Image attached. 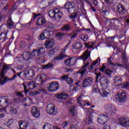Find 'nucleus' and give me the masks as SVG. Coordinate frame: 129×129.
I'll list each match as a JSON object with an SVG mask.
<instances>
[{
    "mask_svg": "<svg viewBox=\"0 0 129 129\" xmlns=\"http://www.w3.org/2000/svg\"><path fill=\"white\" fill-rule=\"evenodd\" d=\"M11 69V65L4 64L1 73L0 74V86H2L4 84H6L8 81H13L15 80L17 78V75H15L12 78H9L7 77H5L6 72L9 71Z\"/></svg>",
    "mask_w": 129,
    "mask_h": 129,
    "instance_id": "nucleus-1",
    "label": "nucleus"
},
{
    "mask_svg": "<svg viewBox=\"0 0 129 129\" xmlns=\"http://www.w3.org/2000/svg\"><path fill=\"white\" fill-rule=\"evenodd\" d=\"M69 45H70V42H69L68 44L66 46H64V48L61 51V53H60L58 55H57L54 57V59L52 60V62H55L56 60H57L58 61L60 60H63V59H65V58L67 57V56L66 55V54H65L64 53L66 50H67V49H68V46H69Z\"/></svg>",
    "mask_w": 129,
    "mask_h": 129,
    "instance_id": "nucleus-2",
    "label": "nucleus"
},
{
    "mask_svg": "<svg viewBox=\"0 0 129 129\" xmlns=\"http://www.w3.org/2000/svg\"><path fill=\"white\" fill-rule=\"evenodd\" d=\"M46 110L48 114L50 115H56L58 113L57 109L55 108L53 104H48L47 105Z\"/></svg>",
    "mask_w": 129,
    "mask_h": 129,
    "instance_id": "nucleus-3",
    "label": "nucleus"
},
{
    "mask_svg": "<svg viewBox=\"0 0 129 129\" xmlns=\"http://www.w3.org/2000/svg\"><path fill=\"white\" fill-rule=\"evenodd\" d=\"M75 7L76 5L73 2H67L64 5V8L67 10L68 13L72 14L75 12Z\"/></svg>",
    "mask_w": 129,
    "mask_h": 129,
    "instance_id": "nucleus-4",
    "label": "nucleus"
},
{
    "mask_svg": "<svg viewBox=\"0 0 129 129\" xmlns=\"http://www.w3.org/2000/svg\"><path fill=\"white\" fill-rule=\"evenodd\" d=\"M47 89L49 92H54L59 89V84L56 82H53L48 84Z\"/></svg>",
    "mask_w": 129,
    "mask_h": 129,
    "instance_id": "nucleus-5",
    "label": "nucleus"
},
{
    "mask_svg": "<svg viewBox=\"0 0 129 129\" xmlns=\"http://www.w3.org/2000/svg\"><path fill=\"white\" fill-rule=\"evenodd\" d=\"M118 122L120 125L124 127H129V118L125 117H121L118 118Z\"/></svg>",
    "mask_w": 129,
    "mask_h": 129,
    "instance_id": "nucleus-6",
    "label": "nucleus"
},
{
    "mask_svg": "<svg viewBox=\"0 0 129 129\" xmlns=\"http://www.w3.org/2000/svg\"><path fill=\"white\" fill-rule=\"evenodd\" d=\"M104 108L108 114H114L115 113H116V108L114 107V106L110 104H106L104 106Z\"/></svg>",
    "mask_w": 129,
    "mask_h": 129,
    "instance_id": "nucleus-7",
    "label": "nucleus"
},
{
    "mask_svg": "<svg viewBox=\"0 0 129 129\" xmlns=\"http://www.w3.org/2000/svg\"><path fill=\"white\" fill-rule=\"evenodd\" d=\"M93 83V79L91 77L86 78L82 82V87H88Z\"/></svg>",
    "mask_w": 129,
    "mask_h": 129,
    "instance_id": "nucleus-8",
    "label": "nucleus"
},
{
    "mask_svg": "<svg viewBox=\"0 0 129 129\" xmlns=\"http://www.w3.org/2000/svg\"><path fill=\"white\" fill-rule=\"evenodd\" d=\"M108 120V116L106 115H99L98 117V122L100 124H104L107 122Z\"/></svg>",
    "mask_w": 129,
    "mask_h": 129,
    "instance_id": "nucleus-9",
    "label": "nucleus"
},
{
    "mask_svg": "<svg viewBox=\"0 0 129 129\" xmlns=\"http://www.w3.org/2000/svg\"><path fill=\"white\" fill-rule=\"evenodd\" d=\"M84 98V95H81L77 99V102L80 104V106H85L87 105V106H88L90 105V104L82 100Z\"/></svg>",
    "mask_w": 129,
    "mask_h": 129,
    "instance_id": "nucleus-10",
    "label": "nucleus"
},
{
    "mask_svg": "<svg viewBox=\"0 0 129 129\" xmlns=\"http://www.w3.org/2000/svg\"><path fill=\"white\" fill-rule=\"evenodd\" d=\"M54 46H55V41L54 39L51 38L46 40L45 47L47 48V49H50V48H53Z\"/></svg>",
    "mask_w": 129,
    "mask_h": 129,
    "instance_id": "nucleus-11",
    "label": "nucleus"
},
{
    "mask_svg": "<svg viewBox=\"0 0 129 129\" xmlns=\"http://www.w3.org/2000/svg\"><path fill=\"white\" fill-rule=\"evenodd\" d=\"M23 61L26 62L33 59L32 53H30L29 51H25L23 53Z\"/></svg>",
    "mask_w": 129,
    "mask_h": 129,
    "instance_id": "nucleus-12",
    "label": "nucleus"
},
{
    "mask_svg": "<svg viewBox=\"0 0 129 129\" xmlns=\"http://www.w3.org/2000/svg\"><path fill=\"white\" fill-rule=\"evenodd\" d=\"M31 112L34 117H35L36 118H38V117L40 116V111L38 110V108L36 106L32 107Z\"/></svg>",
    "mask_w": 129,
    "mask_h": 129,
    "instance_id": "nucleus-13",
    "label": "nucleus"
},
{
    "mask_svg": "<svg viewBox=\"0 0 129 129\" xmlns=\"http://www.w3.org/2000/svg\"><path fill=\"white\" fill-rule=\"evenodd\" d=\"M115 86H119L122 83V79L120 77L116 76L113 79Z\"/></svg>",
    "mask_w": 129,
    "mask_h": 129,
    "instance_id": "nucleus-14",
    "label": "nucleus"
},
{
    "mask_svg": "<svg viewBox=\"0 0 129 129\" xmlns=\"http://www.w3.org/2000/svg\"><path fill=\"white\" fill-rule=\"evenodd\" d=\"M118 94H119V93L117 94L119 102H124L126 99V93L123 92L120 94V95H118Z\"/></svg>",
    "mask_w": 129,
    "mask_h": 129,
    "instance_id": "nucleus-15",
    "label": "nucleus"
},
{
    "mask_svg": "<svg viewBox=\"0 0 129 129\" xmlns=\"http://www.w3.org/2000/svg\"><path fill=\"white\" fill-rule=\"evenodd\" d=\"M73 50H76L77 52H79L81 49H82L83 47L82 43L80 42L74 43L73 46Z\"/></svg>",
    "mask_w": 129,
    "mask_h": 129,
    "instance_id": "nucleus-16",
    "label": "nucleus"
},
{
    "mask_svg": "<svg viewBox=\"0 0 129 129\" xmlns=\"http://www.w3.org/2000/svg\"><path fill=\"white\" fill-rule=\"evenodd\" d=\"M117 11L118 13H119L121 16L124 15V14L126 13V11H125L124 7H123V6L121 4L118 5L117 7Z\"/></svg>",
    "mask_w": 129,
    "mask_h": 129,
    "instance_id": "nucleus-17",
    "label": "nucleus"
},
{
    "mask_svg": "<svg viewBox=\"0 0 129 129\" xmlns=\"http://www.w3.org/2000/svg\"><path fill=\"white\" fill-rule=\"evenodd\" d=\"M89 57H90V51L88 49H87L80 57V59H83V60L86 61Z\"/></svg>",
    "mask_w": 129,
    "mask_h": 129,
    "instance_id": "nucleus-18",
    "label": "nucleus"
},
{
    "mask_svg": "<svg viewBox=\"0 0 129 129\" xmlns=\"http://www.w3.org/2000/svg\"><path fill=\"white\" fill-rule=\"evenodd\" d=\"M76 58L72 57L67 60L65 62V64H67V66H73V65L76 63Z\"/></svg>",
    "mask_w": 129,
    "mask_h": 129,
    "instance_id": "nucleus-19",
    "label": "nucleus"
},
{
    "mask_svg": "<svg viewBox=\"0 0 129 129\" xmlns=\"http://www.w3.org/2000/svg\"><path fill=\"white\" fill-rule=\"evenodd\" d=\"M56 97L58 98V99H67L68 97H69V94L68 93H61L60 94H58L55 95Z\"/></svg>",
    "mask_w": 129,
    "mask_h": 129,
    "instance_id": "nucleus-20",
    "label": "nucleus"
},
{
    "mask_svg": "<svg viewBox=\"0 0 129 129\" xmlns=\"http://www.w3.org/2000/svg\"><path fill=\"white\" fill-rule=\"evenodd\" d=\"M45 81L43 79L42 76H38L35 79V83L37 85H43Z\"/></svg>",
    "mask_w": 129,
    "mask_h": 129,
    "instance_id": "nucleus-21",
    "label": "nucleus"
},
{
    "mask_svg": "<svg viewBox=\"0 0 129 129\" xmlns=\"http://www.w3.org/2000/svg\"><path fill=\"white\" fill-rule=\"evenodd\" d=\"M68 109L70 112L73 115V116L77 114V106H72L69 107Z\"/></svg>",
    "mask_w": 129,
    "mask_h": 129,
    "instance_id": "nucleus-22",
    "label": "nucleus"
},
{
    "mask_svg": "<svg viewBox=\"0 0 129 129\" xmlns=\"http://www.w3.org/2000/svg\"><path fill=\"white\" fill-rule=\"evenodd\" d=\"M14 26H15V22L12 19V17H9L7 20V25L8 28L10 29H13Z\"/></svg>",
    "mask_w": 129,
    "mask_h": 129,
    "instance_id": "nucleus-23",
    "label": "nucleus"
},
{
    "mask_svg": "<svg viewBox=\"0 0 129 129\" xmlns=\"http://www.w3.org/2000/svg\"><path fill=\"white\" fill-rule=\"evenodd\" d=\"M46 24V21H45V18L43 17H39L36 23L37 26L40 27V26H43V25H45Z\"/></svg>",
    "mask_w": 129,
    "mask_h": 129,
    "instance_id": "nucleus-24",
    "label": "nucleus"
},
{
    "mask_svg": "<svg viewBox=\"0 0 129 129\" xmlns=\"http://www.w3.org/2000/svg\"><path fill=\"white\" fill-rule=\"evenodd\" d=\"M99 81L101 85H105V84L108 83V79L107 77L103 76L99 80Z\"/></svg>",
    "mask_w": 129,
    "mask_h": 129,
    "instance_id": "nucleus-25",
    "label": "nucleus"
},
{
    "mask_svg": "<svg viewBox=\"0 0 129 129\" xmlns=\"http://www.w3.org/2000/svg\"><path fill=\"white\" fill-rule=\"evenodd\" d=\"M62 17H63V13L62 12L59 11L55 12L54 19L56 21H59V20L62 18Z\"/></svg>",
    "mask_w": 129,
    "mask_h": 129,
    "instance_id": "nucleus-26",
    "label": "nucleus"
},
{
    "mask_svg": "<svg viewBox=\"0 0 129 129\" xmlns=\"http://www.w3.org/2000/svg\"><path fill=\"white\" fill-rule=\"evenodd\" d=\"M8 39V31H5L2 32L0 34V40H3V41H6Z\"/></svg>",
    "mask_w": 129,
    "mask_h": 129,
    "instance_id": "nucleus-27",
    "label": "nucleus"
},
{
    "mask_svg": "<svg viewBox=\"0 0 129 129\" xmlns=\"http://www.w3.org/2000/svg\"><path fill=\"white\" fill-rule=\"evenodd\" d=\"M18 123L20 128H27L28 127V123L26 121H19Z\"/></svg>",
    "mask_w": 129,
    "mask_h": 129,
    "instance_id": "nucleus-28",
    "label": "nucleus"
},
{
    "mask_svg": "<svg viewBox=\"0 0 129 129\" xmlns=\"http://www.w3.org/2000/svg\"><path fill=\"white\" fill-rule=\"evenodd\" d=\"M42 128L43 129H55L56 126H54L53 125L50 123H45V124L43 125Z\"/></svg>",
    "mask_w": 129,
    "mask_h": 129,
    "instance_id": "nucleus-29",
    "label": "nucleus"
},
{
    "mask_svg": "<svg viewBox=\"0 0 129 129\" xmlns=\"http://www.w3.org/2000/svg\"><path fill=\"white\" fill-rule=\"evenodd\" d=\"M36 60L38 64H42V63H44V62H45V56L44 55H42L36 58Z\"/></svg>",
    "mask_w": 129,
    "mask_h": 129,
    "instance_id": "nucleus-30",
    "label": "nucleus"
},
{
    "mask_svg": "<svg viewBox=\"0 0 129 129\" xmlns=\"http://www.w3.org/2000/svg\"><path fill=\"white\" fill-rule=\"evenodd\" d=\"M100 94L103 97H106L109 93L106 91L105 90L102 89L99 91Z\"/></svg>",
    "mask_w": 129,
    "mask_h": 129,
    "instance_id": "nucleus-31",
    "label": "nucleus"
},
{
    "mask_svg": "<svg viewBox=\"0 0 129 129\" xmlns=\"http://www.w3.org/2000/svg\"><path fill=\"white\" fill-rule=\"evenodd\" d=\"M102 12L104 15H106V14H109L110 11L109 7L107 6H104L101 9Z\"/></svg>",
    "mask_w": 129,
    "mask_h": 129,
    "instance_id": "nucleus-32",
    "label": "nucleus"
},
{
    "mask_svg": "<svg viewBox=\"0 0 129 129\" xmlns=\"http://www.w3.org/2000/svg\"><path fill=\"white\" fill-rule=\"evenodd\" d=\"M27 85L29 88V89H34L36 88V84L34 81H31L29 83H27Z\"/></svg>",
    "mask_w": 129,
    "mask_h": 129,
    "instance_id": "nucleus-33",
    "label": "nucleus"
},
{
    "mask_svg": "<svg viewBox=\"0 0 129 129\" xmlns=\"http://www.w3.org/2000/svg\"><path fill=\"white\" fill-rule=\"evenodd\" d=\"M71 26L69 24L64 25L61 28V31H71Z\"/></svg>",
    "mask_w": 129,
    "mask_h": 129,
    "instance_id": "nucleus-34",
    "label": "nucleus"
},
{
    "mask_svg": "<svg viewBox=\"0 0 129 129\" xmlns=\"http://www.w3.org/2000/svg\"><path fill=\"white\" fill-rule=\"evenodd\" d=\"M55 14H56V11L54 10H51L48 12V16L50 18H54V19H55Z\"/></svg>",
    "mask_w": 129,
    "mask_h": 129,
    "instance_id": "nucleus-35",
    "label": "nucleus"
},
{
    "mask_svg": "<svg viewBox=\"0 0 129 129\" xmlns=\"http://www.w3.org/2000/svg\"><path fill=\"white\" fill-rule=\"evenodd\" d=\"M85 47H87L88 49H90V48H94V43L93 42H89L88 43H84Z\"/></svg>",
    "mask_w": 129,
    "mask_h": 129,
    "instance_id": "nucleus-36",
    "label": "nucleus"
},
{
    "mask_svg": "<svg viewBox=\"0 0 129 129\" xmlns=\"http://www.w3.org/2000/svg\"><path fill=\"white\" fill-rule=\"evenodd\" d=\"M34 76H35V72L34 70H31L29 71V79H33Z\"/></svg>",
    "mask_w": 129,
    "mask_h": 129,
    "instance_id": "nucleus-37",
    "label": "nucleus"
},
{
    "mask_svg": "<svg viewBox=\"0 0 129 129\" xmlns=\"http://www.w3.org/2000/svg\"><path fill=\"white\" fill-rule=\"evenodd\" d=\"M51 31L48 30H45L43 32V35H44V36L46 39H48V38H50V36H51V34L50 33Z\"/></svg>",
    "mask_w": 129,
    "mask_h": 129,
    "instance_id": "nucleus-38",
    "label": "nucleus"
},
{
    "mask_svg": "<svg viewBox=\"0 0 129 129\" xmlns=\"http://www.w3.org/2000/svg\"><path fill=\"white\" fill-rule=\"evenodd\" d=\"M31 56H32V58L33 57H38V56H40L39 52L38 51V49L33 50L31 52Z\"/></svg>",
    "mask_w": 129,
    "mask_h": 129,
    "instance_id": "nucleus-39",
    "label": "nucleus"
},
{
    "mask_svg": "<svg viewBox=\"0 0 129 129\" xmlns=\"http://www.w3.org/2000/svg\"><path fill=\"white\" fill-rule=\"evenodd\" d=\"M113 71L112 70H110L109 69H107L105 71V74L106 75H107L108 77H110L111 76V74H112V73Z\"/></svg>",
    "mask_w": 129,
    "mask_h": 129,
    "instance_id": "nucleus-40",
    "label": "nucleus"
},
{
    "mask_svg": "<svg viewBox=\"0 0 129 129\" xmlns=\"http://www.w3.org/2000/svg\"><path fill=\"white\" fill-rule=\"evenodd\" d=\"M87 71V69L82 67L79 71V72L82 76H83L85 74V72Z\"/></svg>",
    "mask_w": 129,
    "mask_h": 129,
    "instance_id": "nucleus-41",
    "label": "nucleus"
},
{
    "mask_svg": "<svg viewBox=\"0 0 129 129\" xmlns=\"http://www.w3.org/2000/svg\"><path fill=\"white\" fill-rule=\"evenodd\" d=\"M53 67V63H48L47 64L44 65L43 66V69H49V68H52Z\"/></svg>",
    "mask_w": 129,
    "mask_h": 129,
    "instance_id": "nucleus-42",
    "label": "nucleus"
},
{
    "mask_svg": "<svg viewBox=\"0 0 129 129\" xmlns=\"http://www.w3.org/2000/svg\"><path fill=\"white\" fill-rule=\"evenodd\" d=\"M55 53H56V51H55V48H53L48 52V55L49 57H52V56H54V55H55Z\"/></svg>",
    "mask_w": 129,
    "mask_h": 129,
    "instance_id": "nucleus-43",
    "label": "nucleus"
},
{
    "mask_svg": "<svg viewBox=\"0 0 129 129\" xmlns=\"http://www.w3.org/2000/svg\"><path fill=\"white\" fill-rule=\"evenodd\" d=\"M113 20H115L114 23L115 27H119V25H121L120 21H119V20H118V19L114 18Z\"/></svg>",
    "mask_w": 129,
    "mask_h": 129,
    "instance_id": "nucleus-44",
    "label": "nucleus"
},
{
    "mask_svg": "<svg viewBox=\"0 0 129 129\" xmlns=\"http://www.w3.org/2000/svg\"><path fill=\"white\" fill-rule=\"evenodd\" d=\"M10 112L13 114H17L18 113V110L14 107H11L10 109Z\"/></svg>",
    "mask_w": 129,
    "mask_h": 129,
    "instance_id": "nucleus-45",
    "label": "nucleus"
},
{
    "mask_svg": "<svg viewBox=\"0 0 129 129\" xmlns=\"http://www.w3.org/2000/svg\"><path fill=\"white\" fill-rule=\"evenodd\" d=\"M37 51H38L39 55H42V54L45 53V48H44V47H40L37 49Z\"/></svg>",
    "mask_w": 129,
    "mask_h": 129,
    "instance_id": "nucleus-46",
    "label": "nucleus"
},
{
    "mask_svg": "<svg viewBox=\"0 0 129 129\" xmlns=\"http://www.w3.org/2000/svg\"><path fill=\"white\" fill-rule=\"evenodd\" d=\"M108 64L111 65V66H112L113 67H115V64L113 63L111 60V56L108 58Z\"/></svg>",
    "mask_w": 129,
    "mask_h": 129,
    "instance_id": "nucleus-47",
    "label": "nucleus"
},
{
    "mask_svg": "<svg viewBox=\"0 0 129 129\" xmlns=\"http://www.w3.org/2000/svg\"><path fill=\"white\" fill-rule=\"evenodd\" d=\"M122 63H123V66L124 67V69L128 70V69H129L128 62L126 60H125L124 61H123Z\"/></svg>",
    "mask_w": 129,
    "mask_h": 129,
    "instance_id": "nucleus-48",
    "label": "nucleus"
},
{
    "mask_svg": "<svg viewBox=\"0 0 129 129\" xmlns=\"http://www.w3.org/2000/svg\"><path fill=\"white\" fill-rule=\"evenodd\" d=\"M87 121L88 124H92L93 123V119L92 118V117H88Z\"/></svg>",
    "mask_w": 129,
    "mask_h": 129,
    "instance_id": "nucleus-49",
    "label": "nucleus"
},
{
    "mask_svg": "<svg viewBox=\"0 0 129 129\" xmlns=\"http://www.w3.org/2000/svg\"><path fill=\"white\" fill-rule=\"evenodd\" d=\"M66 83H68V84H73V79L68 78L66 81Z\"/></svg>",
    "mask_w": 129,
    "mask_h": 129,
    "instance_id": "nucleus-50",
    "label": "nucleus"
},
{
    "mask_svg": "<svg viewBox=\"0 0 129 129\" xmlns=\"http://www.w3.org/2000/svg\"><path fill=\"white\" fill-rule=\"evenodd\" d=\"M47 39V38H46L45 35H44V34H43V33H41V34L40 35L39 37H38V39H39L40 41H41V40H45V39Z\"/></svg>",
    "mask_w": 129,
    "mask_h": 129,
    "instance_id": "nucleus-51",
    "label": "nucleus"
},
{
    "mask_svg": "<svg viewBox=\"0 0 129 129\" xmlns=\"http://www.w3.org/2000/svg\"><path fill=\"white\" fill-rule=\"evenodd\" d=\"M5 102H6V97H2L0 98V105H1V104H4Z\"/></svg>",
    "mask_w": 129,
    "mask_h": 129,
    "instance_id": "nucleus-52",
    "label": "nucleus"
},
{
    "mask_svg": "<svg viewBox=\"0 0 129 129\" xmlns=\"http://www.w3.org/2000/svg\"><path fill=\"white\" fill-rule=\"evenodd\" d=\"M104 1L105 3L107 4V5H111L113 4V2H114V1H116V0H104Z\"/></svg>",
    "mask_w": 129,
    "mask_h": 129,
    "instance_id": "nucleus-53",
    "label": "nucleus"
},
{
    "mask_svg": "<svg viewBox=\"0 0 129 129\" xmlns=\"http://www.w3.org/2000/svg\"><path fill=\"white\" fill-rule=\"evenodd\" d=\"M128 86H129L128 82L124 83L122 84V88H123V89L127 88Z\"/></svg>",
    "mask_w": 129,
    "mask_h": 129,
    "instance_id": "nucleus-54",
    "label": "nucleus"
},
{
    "mask_svg": "<svg viewBox=\"0 0 129 129\" xmlns=\"http://www.w3.org/2000/svg\"><path fill=\"white\" fill-rule=\"evenodd\" d=\"M23 93H24V91L16 92V95H18V96H20V97H24V94H23Z\"/></svg>",
    "mask_w": 129,
    "mask_h": 129,
    "instance_id": "nucleus-55",
    "label": "nucleus"
},
{
    "mask_svg": "<svg viewBox=\"0 0 129 129\" xmlns=\"http://www.w3.org/2000/svg\"><path fill=\"white\" fill-rule=\"evenodd\" d=\"M99 61H100V57H98L97 59L96 60L94 61L92 64L94 66H95V65H96L97 63H98Z\"/></svg>",
    "mask_w": 129,
    "mask_h": 129,
    "instance_id": "nucleus-56",
    "label": "nucleus"
},
{
    "mask_svg": "<svg viewBox=\"0 0 129 129\" xmlns=\"http://www.w3.org/2000/svg\"><path fill=\"white\" fill-rule=\"evenodd\" d=\"M121 57L122 58L123 61H126V56H125V54H124V53L122 52L121 53Z\"/></svg>",
    "mask_w": 129,
    "mask_h": 129,
    "instance_id": "nucleus-57",
    "label": "nucleus"
},
{
    "mask_svg": "<svg viewBox=\"0 0 129 129\" xmlns=\"http://www.w3.org/2000/svg\"><path fill=\"white\" fill-rule=\"evenodd\" d=\"M20 45L22 48H26V46H27V43L25 41H21L20 43Z\"/></svg>",
    "mask_w": 129,
    "mask_h": 129,
    "instance_id": "nucleus-58",
    "label": "nucleus"
},
{
    "mask_svg": "<svg viewBox=\"0 0 129 129\" xmlns=\"http://www.w3.org/2000/svg\"><path fill=\"white\" fill-rule=\"evenodd\" d=\"M105 69H106V67L103 65L100 69H99V70L101 72H104L105 71Z\"/></svg>",
    "mask_w": 129,
    "mask_h": 129,
    "instance_id": "nucleus-59",
    "label": "nucleus"
},
{
    "mask_svg": "<svg viewBox=\"0 0 129 129\" xmlns=\"http://www.w3.org/2000/svg\"><path fill=\"white\" fill-rule=\"evenodd\" d=\"M24 76L26 78L29 79V71H27L23 73Z\"/></svg>",
    "mask_w": 129,
    "mask_h": 129,
    "instance_id": "nucleus-60",
    "label": "nucleus"
},
{
    "mask_svg": "<svg viewBox=\"0 0 129 129\" xmlns=\"http://www.w3.org/2000/svg\"><path fill=\"white\" fill-rule=\"evenodd\" d=\"M109 27L110 28H112V27H115V24L113 21H110V24L109 25Z\"/></svg>",
    "mask_w": 129,
    "mask_h": 129,
    "instance_id": "nucleus-61",
    "label": "nucleus"
},
{
    "mask_svg": "<svg viewBox=\"0 0 129 129\" xmlns=\"http://www.w3.org/2000/svg\"><path fill=\"white\" fill-rule=\"evenodd\" d=\"M69 77V75H63L61 76V78L62 80H65L66 81L67 79H68Z\"/></svg>",
    "mask_w": 129,
    "mask_h": 129,
    "instance_id": "nucleus-62",
    "label": "nucleus"
},
{
    "mask_svg": "<svg viewBox=\"0 0 129 129\" xmlns=\"http://www.w3.org/2000/svg\"><path fill=\"white\" fill-rule=\"evenodd\" d=\"M77 35V32H73L72 33L71 39H74V38H76V36Z\"/></svg>",
    "mask_w": 129,
    "mask_h": 129,
    "instance_id": "nucleus-63",
    "label": "nucleus"
},
{
    "mask_svg": "<svg viewBox=\"0 0 129 129\" xmlns=\"http://www.w3.org/2000/svg\"><path fill=\"white\" fill-rule=\"evenodd\" d=\"M115 66H118V67H119V68H124V66L123 64H121L119 63H116L115 64Z\"/></svg>",
    "mask_w": 129,
    "mask_h": 129,
    "instance_id": "nucleus-64",
    "label": "nucleus"
}]
</instances>
